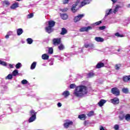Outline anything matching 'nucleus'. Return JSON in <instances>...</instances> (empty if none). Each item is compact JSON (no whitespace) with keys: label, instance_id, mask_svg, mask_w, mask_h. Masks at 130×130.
Returning a JSON list of instances; mask_svg holds the SVG:
<instances>
[{"label":"nucleus","instance_id":"nucleus-1","mask_svg":"<svg viewBox=\"0 0 130 130\" xmlns=\"http://www.w3.org/2000/svg\"><path fill=\"white\" fill-rule=\"evenodd\" d=\"M87 93V87L84 85H80L76 87L73 94L76 97H84Z\"/></svg>","mask_w":130,"mask_h":130},{"label":"nucleus","instance_id":"nucleus-2","mask_svg":"<svg viewBox=\"0 0 130 130\" xmlns=\"http://www.w3.org/2000/svg\"><path fill=\"white\" fill-rule=\"evenodd\" d=\"M55 26V22L53 20L48 21V26L45 28V30L47 33L50 34L52 32V27Z\"/></svg>","mask_w":130,"mask_h":130},{"label":"nucleus","instance_id":"nucleus-3","mask_svg":"<svg viewBox=\"0 0 130 130\" xmlns=\"http://www.w3.org/2000/svg\"><path fill=\"white\" fill-rule=\"evenodd\" d=\"M29 113L31 116L28 119V122L31 123L33 122V121H35V120H36L37 112H35L34 110H31L30 111Z\"/></svg>","mask_w":130,"mask_h":130},{"label":"nucleus","instance_id":"nucleus-4","mask_svg":"<svg viewBox=\"0 0 130 130\" xmlns=\"http://www.w3.org/2000/svg\"><path fill=\"white\" fill-rule=\"evenodd\" d=\"M74 125V122L72 120L69 119H66L64 121V123L63 124L64 128H69L70 126Z\"/></svg>","mask_w":130,"mask_h":130},{"label":"nucleus","instance_id":"nucleus-5","mask_svg":"<svg viewBox=\"0 0 130 130\" xmlns=\"http://www.w3.org/2000/svg\"><path fill=\"white\" fill-rule=\"evenodd\" d=\"M61 43V38H54L52 40V44L54 46H57V45H59Z\"/></svg>","mask_w":130,"mask_h":130},{"label":"nucleus","instance_id":"nucleus-6","mask_svg":"<svg viewBox=\"0 0 130 130\" xmlns=\"http://www.w3.org/2000/svg\"><path fill=\"white\" fill-rule=\"evenodd\" d=\"M111 93L115 95V96H119L120 95V91L117 87L112 88L111 89Z\"/></svg>","mask_w":130,"mask_h":130},{"label":"nucleus","instance_id":"nucleus-7","mask_svg":"<svg viewBox=\"0 0 130 130\" xmlns=\"http://www.w3.org/2000/svg\"><path fill=\"white\" fill-rule=\"evenodd\" d=\"M89 30H92V26H88L87 27H81L79 31L80 32H88Z\"/></svg>","mask_w":130,"mask_h":130},{"label":"nucleus","instance_id":"nucleus-8","mask_svg":"<svg viewBox=\"0 0 130 130\" xmlns=\"http://www.w3.org/2000/svg\"><path fill=\"white\" fill-rule=\"evenodd\" d=\"M84 14H79L77 16L75 17L74 19V21L75 23H77V22H79L84 17Z\"/></svg>","mask_w":130,"mask_h":130},{"label":"nucleus","instance_id":"nucleus-9","mask_svg":"<svg viewBox=\"0 0 130 130\" xmlns=\"http://www.w3.org/2000/svg\"><path fill=\"white\" fill-rule=\"evenodd\" d=\"M111 102L113 104H119V99L118 98L111 99Z\"/></svg>","mask_w":130,"mask_h":130},{"label":"nucleus","instance_id":"nucleus-10","mask_svg":"<svg viewBox=\"0 0 130 130\" xmlns=\"http://www.w3.org/2000/svg\"><path fill=\"white\" fill-rule=\"evenodd\" d=\"M90 0H84L81 3V7H84V6H86V5H89L90 4Z\"/></svg>","mask_w":130,"mask_h":130},{"label":"nucleus","instance_id":"nucleus-11","mask_svg":"<svg viewBox=\"0 0 130 130\" xmlns=\"http://www.w3.org/2000/svg\"><path fill=\"white\" fill-rule=\"evenodd\" d=\"M106 103V100L101 99L100 102L98 103L99 106H100V107H102Z\"/></svg>","mask_w":130,"mask_h":130},{"label":"nucleus","instance_id":"nucleus-12","mask_svg":"<svg viewBox=\"0 0 130 130\" xmlns=\"http://www.w3.org/2000/svg\"><path fill=\"white\" fill-rule=\"evenodd\" d=\"M77 6H78V2H76L75 4H73L72 5L71 11L73 12V13H76L77 12V10L76 9V7H77Z\"/></svg>","mask_w":130,"mask_h":130},{"label":"nucleus","instance_id":"nucleus-13","mask_svg":"<svg viewBox=\"0 0 130 130\" xmlns=\"http://www.w3.org/2000/svg\"><path fill=\"white\" fill-rule=\"evenodd\" d=\"M123 82L125 83H126L127 82H128V81H130V75L128 76H124L122 78Z\"/></svg>","mask_w":130,"mask_h":130},{"label":"nucleus","instance_id":"nucleus-14","mask_svg":"<svg viewBox=\"0 0 130 130\" xmlns=\"http://www.w3.org/2000/svg\"><path fill=\"white\" fill-rule=\"evenodd\" d=\"M17 8H19V3H15L12 4V5L10 7V8L12 10H15V9H17Z\"/></svg>","mask_w":130,"mask_h":130},{"label":"nucleus","instance_id":"nucleus-15","mask_svg":"<svg viewBox=\"0 0 130 130\" xmlns=\"http://www.w3.org/2000/svg\"><path fill=\"white\" fill-rule=\"evenodd\" d=\"M104 63L103 62H99L96 66V69H101V68H104Z\"/></svg>","mask_w":130,"mask_h":130},{"label":"nucleus","instance_id":"nucleus-16","mask_svg":"<svg viewBox=\"0 0 130 130\" xmlns=\"http://www.w3.org/2000/svg\"><path fill=\"white\" fill-rule=\"evenodd\" d=\"M67 33H68V30H67V29H66V28L62 27L61 28V31L60 33V34L61 35H66V34H67Z\"/></svg>","mask_w":130,"mask_h":130},{"label":"nucleus","instance_id":"nucleus-17","mask_svg":"<svg viewBox=\"0 0 130 130\" xmlns=\"http://www.w3.org/2000/svg\"><path fill=\"white\" fill-rule=\"evenodd\" d=\"M62 95L64 96V98H67L68 96H70V91L66 90L63 92Z\"/></svg>","mask_w":130,"mask_h":130},{"label":"nucleus","instance_id":"nucleus-18","mask_svg":"<svg viewBox=\"0 0 130 130\" xmlns=\"http://www.w3.org/2000/svg\"><path fill=\"white\" fill-rule=\"evenodd\" d=\"M95 40L96 42H103V41H104V39L101 37H95Z\"/></svg>","mask_w":130,"mask_h":130},{"label":"nucleus","instance_id":"nucleus-19","mask_svg":"<svg viewBox=\"0 0 130 130\" xmlns=\"http://www.w3.org/2000/svg\"><path fill=\"white\" fill-rule=\"evenodd\" d=\"M23 29L22 28H18L17 29V34L18 36H20V35H22L23 34Z\"/></svg>","mask_w":130,"mask_h":130},{"label":"nucleus","instance_id":"nucleus-20","mask_svg":"<svg viewBox=\"0 0 130 130\" xmlns=\"http://www.w3.org/2000/svg\"><path fill=\"white\" fill-rule=\"evenodd\" d=\"M42 59H44L45 60H47L49 58V56L47 55V54H43L42 55Z\"/></svg>","mask_w":130,"mask_h":130},{"label":"nucleus","instance_id":"nucleus-21","mask_svg":"<svg viewBox=\"0 0 130 130\" xmlns=\"http://www.w3.org/2000/svg\"><path fill=\"white\" fill-rule=\"evenodd\" d=\"M78 118H79V119H81V120H85V119H86V115L85 114L79 115L78 116Z\"/></svg>","mask_w":130,"mask_h":130},{"label":"nucleus","instance_id":"nucleus-22","mask_svg":"<svg viewBox=\"0 0 130 130\" xmlns=\"http://www.w3.org/2000/svg\"><path fill=\"white\" fill-rule=\"evenodd\" d=\"M19 75V71L17 70H15L12 72V76L14 77H16V76H18Z\"/></svg>","mask_w":130,"mask_h":130},{"label":"nucleus","instance_id":"nucleus-23","mask_svg":"<svg viewBox=\"0 0 130 130\" xmlns=\"http://www.w3.org/2000/svg\"><path fill=\"white\" fill-rule=\"evenodd\" d=\"M122 92H123V93H124V94H128L129 93L128 88H123L122 89Z\"/></svg>","mask_w":130,"mask_h":130},{"label":"nucleus","instance_id":"nucleus-24","mask_svg":"<svg viewBox=\"0 0 130 130\" xmlns=\"http://www.w3.org/2000/svg\"><path fill=\"white\" fill-rule=\"evenodd\" d=\"M60 17L62 20H67L68 19V15L67 14H63L60 15Z\"/></svg>","mask_w":130,"mask_h":130},{"label":"nucleus","instance_id":"nucleus-25","mask_svg":"<svg viewBox=\"0 0 130 130\" xmlns=\"http://www.w3.org/2000/svg\"><path fill=\"white\" fill-rule=\"evenodd\" d=\"M36 62H34L30 66V70H34L36 68Z\"/></svg>","mask_w":130,"mask_h":130},{"label":"nucleus","instance_id":"nucleus-26","mask_svg":"<svg viewBox=\"0 0 130 130\" xmlns=\"http://www.w3.org/2000/svg\"><path fill=\"white\" fill-rule=\"evenodd\" d=\"M59 50H63L64 49V46L62 44H60L59 46L58 47Z\"/></svg>","mask_w":130,"mask_h":130},{"label":"nucleus","instance_id":"nucleus-27","mask_svg":"<svg viewBox=\"0 0 130 130\" xmlns=\"http://www.w3.org/2000/svg\"><path fill=\"white\" fill-rule=\"evenodd\" d=\"M125 119L127 121H130V114H127L125 115Z\"/></svg>","mask_w":130,"mask_h":130},{"label":"nucleus","instance_id":"nucleus-28","mask_svg":"<svg viewBox=\"0 0 130 130\" xmlns=\"http://www.w3.org/2000/svg\"><path fill=\"white\" fill-rule=\"evenodd\" d=\"M10 4V2L8 1H5L3 2V6H6V7H9Z\"/></svg>","mask_w":130,"mask_h":130},{"label":"nucleus","instance_id":"nucleus-29","mask_svg":"<svg viewBox=\"0 0 130 130\" xmlns=\"http://www.w3.org/2000/svg\"><path fill=\"white\" fill-rule=\"evenodd\" d=\"M93 46H94V45H93L92 44H85L84 45V47L85 48H88V47H93Z\"/></svg>","mask_w":130,"mask_h":130},{"label":"nucleus","instance_id":"nucleus-30","mask_svg":"<svg viewBox=\"0 0 130 130\" xmlns=\"http://www.w3.org/2000/svg\"><path fill=\"white\" fill-rule=\"evenodd\" d=\"M6 80H12L13 79V75L9 74L6 78Z\"/></svg>","mask_w":130,"mask_h":130},{"label":"nucleus","instance_id":"nucleus-31","mask_svg":"<svg viewBox=\"0 0 130 130\" xmlns=\"http://www.w3.org/2000/svg\"><path fill=\"white\" fill-rule=\"evenodd\" d=\"M28 44H32L33 43V40L31 38H28L26 40Z\"/></svg>","mask_w":130,"mask_h":130},{"label":"nucleus","instance_id":"nucleus-32","mask_svg":"<svg viewBox=\"0 0 130 130\" xmlns=\"http://www.w3.org/2000/svg\"><path fill=\"white\" fill-rule=\"evenodd\" d=\"M119 8H120V7H119V6L116 5V7L114 10V14H116L117 12L118 11V9H119Z\"/></svg>","mask_w":130,"mask_h":130},{"label":"nucleus","instance_id":"nucleus-33","mask_svg":"<svg viewBox=\"0 0 130 130\" xmlns=\"http://www.w3.org/2000/svg\"><path fill=\"white\" fill-rule=\"evenodd\" d=\"M0 64H2V66H3L4 67H7L8 66V64L6 62L2 61L0 60Z\"/></svg>","mask_w":130,"mask_h":130},{"label":"nucleus","instance_id":"nucleus-34","mask_svg":"<svg viewBox=\"0 0 130 130\" xmlns=\"http://www.w3.org/2000/svg\"><path fill=\"white\" fill-rule=\"evenodd\" d=\"M120 67H121V64H116L115 66V70H116L117 71H118V70L120 69Z\"/></svg>","mask_w":130,"mask_h":130},{"label":"nucleus","instance_id":"nucleus-35","mask_svg":"<svg viewBox=\"0 0 130 130\" xmlns=\"http://www.w3.org/2000/svg\"><path fill=\"white\" fill-rule=\"evenodd\" d=\"M87 76L88 78H92L93 76H95V74L93 72H89L88 73Z\"/></svg>","mask_w":130,"mask_h":130},{"label":"nucleus","instance_id":"nucleus-36","mask_svg":"<svg viewBox=\"0 0 130 130\" xmlns=\"http://www.w3.org/2000/svg\"><path fill=\"white\" fill-rule=\"evenodd\" d=\"M48 53L49 54H52V53H53V49L52 48V47H50L49 48Z\"/></svg>","mask_w":130,"mask_h":130},{"label":"nucleus","instance_id":"nucleus-37","mask_svg":"<svg viewBox=\"0 0 130 130\" xmlns=\"http://www.w3.org/2000/svg\"><path fill=\"white\" fill-rule=\"evenodd\" d=\"M21 67H22V64L21 63H20V62H18L15 66L16 69H19L20 68H21Z\"/></svg>","mask_w":130,"mask_h":130},{"label":"nucleus","instance_id":"nucleus-38","mask_svg":"<svg viewBox=\"0 0 130 130\" xmlns=\"http://www.w3.org/2000/svg\"><path fill=\"white\" fill-rule=\"evenodd\" d=\"M93 115H94V111H93L89 112V113L87 114V116H89V117L92 116Z\"/></svg>","mask_w":130,"mask_h":130},{"label":"nucleus","instance_id":"nucleus-39","mask_svg":"<svg viewBox=\"0 0 130 130\" xmlns=\"http://www.w3.org/2000/svg\"><path fill=\"white\" fill-rule=\"evenodd\" d=\"M76 84L73 83V84H71L70 85V89H75V88H76Z\"/></svg>","mask_w":130,"mask_h":130},{"label":"nucleus","instance_id":"nucleus-40","mask_svg":"<svg viewBox=\"0 0 130 130\" xmlns=\"http://www.w3.org/2000/svg\"><path fill=\"white\" fill-rule=\"evenodd\" d=\"M115 36H116L117 37H123V35H120L119 32H116L115 34Z\"/></svg>","mask_w":130,"mask_h":130},{"label":"nucleus","instance_id":"nucleus-41","mask_svg":"<svg viewBox=\"0 0 130 130\" xmlns=\"http://www.w3.org/2000/svg\"><path fill=\"white\" fill-rule=\"evenodd\" d=\"M21 83H22L23 85H26V84H28V81H27V80H25V79H24V80H22Z\"/></svg>","mask_w":130,"mask_h":130},{"label":"nucleus","instance_id":"nucleus-42","mask_svg":"<svg viewBox=\"0 0 130 130\" xmlns=\"http://www.w3.org/2000/svg\"><path fill=\"white\" fill-rule=\"evenodd\" d=\"M69 2H70V0H63L62 4L63 5H67L69 4Z\"/></svg>","mask_w":130,"mask_h":130},{"label":"nucleus","instance_id":"nucleus-43","mask_svg":"<svg viewBox=\"0 0 130 130\" xmlns=\"http://www.w3.org/2000/svg\"><path fill=\"white\" fill-rule=\"evenodd\" d=\"M33 16H34L33 13H30L27 15V19H31V18H32Z\"/></svg>","mask_w":130,"mask_h":130},{"label":"nucleus","instance_id":"nucleus-44","mask_svg":"<svg viewBox=\"0 0 130 130\" xmlns=\"http://www.w3.org/2000/svg\"><path fill=\"white\" fill-rule=\"evenodd\" d=\"M102 23V21H99L98 22H96L94 23V25H95L96 26H99V25H100V24H101Z\"/></svg>","mask_w":130,"mask_h":130},{"label":"nucleus","instance_id":"nucleus-45","mask_svg":"<svg viewBox=\"0 0 130 130\" xmlns=\"http://www.w3.org/2000/svg\"><path fill=\"white\" fill-rule=\"evenodd\" d=\"M114 129L115 130H118L119 129V125L117 124H115L114 127Z\"/></svg>","mask_w":130,"mask_h":130},{"label":"nucleus","instance_id":"nucleus-46","mask_svg":"<svg viewBox=\"0 0 130 130\" xmlns=\"http://www.w3.org/2000/svg\"><path fill=\"white\" fill-rule=\"evenodd\" d=\"M112 11V9H110L108 13L106 14L105 16L107 17V16H108V15H110V14H111Z\"/></svg>","mask_w":130,"mask_h":130},{"label":"nucleus","instance_id":"nucleus-47","mask_svg":"<svg viewBox=\"0 0 130 130\" xmlns=\"http://www.w3.org/2000/svg\"><path fill=\"white\" fill-rule=\"evenodd\" d=\"M106 28V26L104 25L99 27L100 30H104V29H105Z\"/></svg>","mask_w":130,"mask_h":130},{"label":"nucleus","instance_id":"nucleus-48","mask_svg":"<svg viewBox=\"0 0 130 130\" xmlns=\"http://www.w3.org/2000/svg\"><path fill=\"white\" fill-rule=\"evenodd\" d=\"M84 124L86 126V125H88V122L87 121H84Z\"/></svg>","mask_w":130,"mask_h":130},{"label":"nucleus","instance_id":"nucleus-49","mask_svg":"<svg viewBox=\"0 0 130 130\" xmlns=\"http://www.w3.org/2000/svg\"><path fill=\"white\" fill-rule=\"evenodd\" d=\"M9 67L10 68V69H14V66L12 64H9Z\"/></svg>","mask_w":130,"mask_h":130},{"label":"nucleus","instance_id":"nucleus-50","mask_svg":"<svg viewBox=\"0 0 130 130\" xmlns=\"http://www.w3.org/2000/svg\"><path fill=\"white\" fill-rule=\"evenodd\" d=\"M57 106H58V107H61V103H58Z\"/></svg>","mask_w":130,"mask_h":130},{"label":"nucleus","instance_id":"nucleus-51","mask_svg":"<svg viewBox=\"0 0 130 130\" xmlns=\"http://www.w3.org/2000/svg\"><path fill=\"white\" fill-rule=\"evenodd\" d=\"M67 11H68V8H66L65 9H63L62 10V12H63V13H64V12H67Z\"/></svg>","mask_w":130,"mask_h":130},{"label":"nucleus","instance_id":"nucleus-52","mask_svg":"<svg viewBox=\"0 0 130 130\" xmlns=\"http://www.w3.org/2000/svg\"><path fill=\"white\" fill-rule=\"evenodd\" d=\"M100 130H105L103 126H101Z\"/></svg>","mask_w":130,"mask_h":130},{"label":"nucleus","instance_id":"nucleus-53","mask_svg":"<svg viewBox=\"0 0 130 130\" xmlns=\"http://www.w3.org/2000/svg\"><path fill=\"white\" fill-rule=\"evenodd\" d=\"M111 1L113 3V4H115V3H116V2H117V0H111Z\"/></svg>","mask_w":130,"mask_h":130},{"label":"nucleus","instance_id":"nucleus-54","mask_svg":"<svg viewBox=\"0 0 130 130\" xmlns=\"http://www.w3.org/2000/svg\"><path fill=\"white\" fill-rule=\"evenodd\" d=\"M9 36L8 35H7L6 36H5V38H6V39H8V38H9Z\"/></svg>","mask_w":130,"mask_h":130},{"label":"nucleus","instance_id":"nucleus-55","mask_svg":"<svg viewBox=\"0 0 130 130\" xmlns=\"http://www.w3.org/2000/svg\"><path fill=\"white\" fill-rule=\"evenodd\" d=\"M127 7V8H130V4H128Z\"/></svg>","mask_w":130,"mask_h":130},{"label":"nucleus","instance_id":"nucleus-56","mask_svg":"<svg viewBox=\"0 0 130 130\" xmlns=\"http://www.w3.org/2000/svg\"><path fill=\"white\" fill-rule=\"evenodd\" d=\"M120 119H121V120H122L123 118H120Z\"/></svg>","mask_w":130,"mask_h":130},{"label":"nucleus","instance_id":"nucleus-57","mask_svg":"<svg viewBox=\"0 0 130 130\" xmlns=\"http://www.w3.org/2000/svg\"><path fill=\"white\" fill-rule=\"evenodd\" d=\"M17 2H20L21 0H16Z\"/></svg>","mask_w":130,"mask_h":130},{"label":"nucleus","instance_id":"nucleus-58","mask_svg":"<svg viewBox=\"0 0 130 130\" xmlns=\"http://www.w3.org/2000/svg\"><path fill=\"white\" fill-rule=\"evenodd\" d=\"M118 51H119V50H118Z\"/></svg>","mask_w":130,"mask_h":130}]
</instances>
